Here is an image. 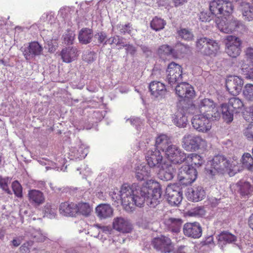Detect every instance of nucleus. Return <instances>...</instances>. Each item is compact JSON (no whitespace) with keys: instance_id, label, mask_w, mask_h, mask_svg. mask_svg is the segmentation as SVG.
<instances>
[{"instance_id":"nucleus-1","label":"nucleus","mask_w":253,"mask_h":253,"mask_svg":"<svg viewBox=\"0 0 253 253\" xmlns=\"http://www.w3.org/2000/svg\"><path fill=\"white\" fill-rule=\"evenodd\" d=\"M110 195L114 201H121L126 211L131 212L135 206L141 207L145 203L150 208L157 206L161 199V188L158 182L150 179L140 186L136 183L131 186L125 184L120 191H113Z\"/></svg>"},{"instance_id":"nucleus-2","label":"nucleus","mask_w":253,"mask_h":253,"mask_svg":"<svg viewBox=\"0 0 253 253\" xmlns=\"http://www.w3.org/2000/svg\"><path fill=\"white\" fill-rule=\"evenodd\" d=\"M238 165L236 161L228 160L222 155H217L208 161L206 170L207 174L211 176L226 172L230 175H233L239 171Z\"/></svg>"},{"instance_id":"nucleus-3","label":"nucleus","mask_w":253,"mask_h":253,"mask_svg":"<svg viewBox=\"0 0 253 253\" xmlns=\"http://www.w3.org/2000/svg\"><path fill=\"white\" fill-rule=\"evenodd\" d=\"M224 5H228L223 7L220 16L216 19L215 23L218 29L224 33H230L236 30L243 28L244 26L242 23L233 17L231 14L233 11V5L231 1L224 0Z\"/></svg>"},{"instance_id":"nucleus-4","label":"nucleus","mask_w":253,"mask_h":253,"mask_svg":"<svg viewBox=\"0 0 253 253\" xmlns=\"http://www.w3.org/2000/svg\"><path fill=\"white\" fill-rule=\"evenodd\" d=\"M185 161L191 163V165L185 166L181 168L180 173L178 175V179L181 184L187 185L193 183L197 177V171L193 165L199 167L204 161L201 156L194 153L186 155Z\"/></svg>"},{"instance_id":"nucleus-5","label":"nucleus","mask_w":253,"mask_h":253,"mask_svg":"<svg viewBox=\"0 0 253 253\" xmlns=\"http://www.w3.org/2000/svg\"><path fill=\"white\" fill-rule=\"evenodd\" d=\"M187 111L191 114L199 113L212 114L216 113L219 114V117L220 116V111L217 107V104L212 99L209 98L199 97L196 100L195 104H188Z\"/></svg>"},{"instance_id":"nucleus-6","label":"nucleus","mask_w":253,"mask_h":253,"mask_svg":"<svg viewBox=\"0 0 253 253\" xmlns=\"http://www.w3.org/2000/svg\"><path fill=\"white\" fill-rule=\"evenodd\" d=\"M212 118H219V114H196L191 120L192 126L199 132L207 133L211 128Z\"/></svg>"},{"instance_id":"nucleus-7","label":"nucleus","mask_w":253,"mask_h":253,"mask_svg":"<svg viewBox=\"0 0 253 253\" xmlns=\"http://www.w3.org/2000/svg\"><path fill=\"white\" fill-rule=\"evenodd\" d=\"M182 147L188 151H196L199 149H205L207 147V141L199 135L187 133L182 139Z\"/></svg>"},{"instance_id":"nucleus-8","label":"nucleus","mask_w":253,"mask_h":253,"mask_svg":"<svg viewBox=\"0 0 253 253\" xmlns=\"http://www.w3.org/2000/svg\"><path fill=\"white\" fill-rule=\"evenodd\" d=\"M26 60L29 61L42 54L43 48L38 42H32L20 48Z\"/></svg>"},{"instance_id":"nucleus-9","label":"nucleus","mask_w":253,"mask_h":253,"mask_svg":"<svg viewBox=\"0 0 253 253\" xmlns=\"http://www.w3.org/2000/svg\"><path fill=\"white\" fill-rule=\"evenodd\" d=\"M182 70L180 65L174 62L169 64L167 70V80L172 86L182 81Z\"/></svg>"},{"instance_id":"nucleus-10","label":"nucleus","mask_w":253,"mask_h":253,"mask_svg":"<svg viewBox=\"0 0 253 253\" xmlns=\"http://www.w3.org/2000/svg\"><path fill=\"white\" fill-rule=\"evenodd\" d=\"M151 245L157 251L161 253H169L173 247L171 239L164 235L154 238L151 241Z\"/></svg>"},{"instance_id":"nucleus-11","label":"nucleus","mask_w":253,"mask_h":253,"mask_svg":"<svg viewBox=\"0 0 253 253\" xmlns=\"http://www.w3.org/2000/svg\"><path fill=\"white\" fill-rule=\"evenodd\" d=\"M242 42L240 39L234 36H227L226 39V52L229 56L236 58L241 53Z\"/></svg>"},{"instance_id":"nucleus-12","label":"nucleus","mask_w":253,"mask_h":253,"mask_svg":"<svg viewBox=\"0 0 253 253\" xmlns=\"http://www.w3.org/2000/svg\"><path fill=\"white\" fill-rule=\"evenodd\" d=\"M165 151L167 158L174 164L182 163L186 158V154L175 145H169Z\"/></svg>"},{"instance_id":"nucleus-13","label":"nucleus","mask_w":253,"mask_h":253,"mask_svg":"<svg viewBox=\"0 0 253 253\" xmlns=\"http://www.w3.org/2000/svg\"><path fill=\"white\" fill-rule=\"evenodd\" d=\"M166 196L169 203L171 206L178 205L182 199V194L180 189L175 185L168 186L166 190Z\"/></svg>"},{"instance_id":"nucleus-14","label":"nucleus","mask_w":253,"mask_h":253,"mask_svg":"<svg viewBox=\"0 0 253 253\" xmlns=\"http://www.w3.org/2000/svg\"><path fill=\"white\" fill-rule=\"evenodd\" d=\"M244 82L238 76H229L226 80V87L229 92L234 96L241 92Z\"/></svg>"},{"instance_id":"nucleus-15","label":"nucleus","mask_w":253,"mask_h":253,"mask_svg":"<svg viewBox=\"0 0 253 253\" xmlns=\"http://www.w3.org/2000/svg\"><path fill=\"white\" fill-rule=\"evenodd\" d=\"M146 160L150 168H160L162 164L163 157L159 150L153 148L146 153Z\"/></svg>"},{"instance_id":"nucleus-16","label":"nucleus","mask_w":253,"mask_h":253,"mask_svg":"<svg viewBox=\"0 0 253 253\" xmlns=\"http://www.w3.org/2000/svg\"><path fill=\"white\" fill-rule=\"evenodd\" d=\"M175 90L176 95L182 99L191 98L195 95L193 86L185 82L177 84L175 88Z\"/></svg>"},{"instance_id":"nucleus-17","label":"nucleus","mask_w":253,"mask_h":253,"mask_svg":"<svg viewBox=\"0 0 253 253\" xmlns=\"http://www.w3.org/2000/svg\"><path fill=\"white\" fill-rule=\"evenodd\" d=\"M184 234L188 237L198 239L202 234V227L198 222L187 223L183 226Z\"/></svg>"},{"instance_id":"nucleus-18","label":"nucleus","mask_w":253,"mask_h":253,"mask_svg":"<svg viewBox=\"0 0 253 253\" xmlns=\"http://www.w3.org/2000/svg\"><path fill=\"white\" fill-rule=\"evenodd\" d=\"M149 87L151 95L156 98H164L167 92L166 85L159 81L151 82L149 84Z\"/></svg>"},{"instance_id":"nucleus-19","label":"nucleus","mask_w":253,"mask_h":253,"mask_svg":"<svg viewBox=\"0 0 253 253\" xmlns=\"http://www.w3.org/2000/svg\"><path fill=\"white\" fill-rule=\"evenodd\" d=\"M87 148L84 144H79L77 146L71 147L68 153L69 158L72 160H82L87 155Z\"/></svg>"},{"instance_id":"nucleus-20","label":"nucleus","mask_w":253,"mask_h":253,"mask_svg":"<svg viewBox=\"0 0 253 253\" xmlns=\"http://www.w3.org/2000/svg\"><path fill=\"white\" fill-rule=\"evenodd\" d=\"M186 195L189 200L198 202L204 199L206 196V192L202 186H195L188 188Z\"/></svg>"},{"instance_id":"nucleus-21","label":"nucleus","mask_w":253,"mask_h":253,"mask_svg":"<svg viewBox=\"0 0 253 253\" xmlns=\"http://www.w3.org/2000/svg\"><path fill=\"white\" fill-rule=\"evenodd\" d=\"M187 108L188 105L183 106L181 108H179L174 115L173 118V123L179 127H185L187 125L188 120L186 114H189L187 111Z\"/></svg>"},{"instance_id":"nucleus-22","label":"nucleus","mask_w":253,"mask_h":253,"mask_svg":"<svg viewBox=\"0 0 253 253\" xmlns=\"http://www.w3.org/2000/svg\"><path fill=\"white\" fill-rule=\"evenodd\" d=\"M237 192L242 198L248 199L253 194V186L248 181L240 180L237 183Z\"/></svg>"},{"instance_id":"nucleus-23","label":"nucleus","mask_w":253,"mask_h":253,"mask_svg":"<svg viewBox=\"0 0 253 253\" xmlns=\"http://www.w3.org/2000/svg\"><path fill=\"white\" fill-rule=\"evenodd\" d=\"M113 225L115 229L123 233H129L132 230V225L129 221L123 217L114 218Z\"/></svg>"},{"instance_id":"nucleus-24","label":"nucleus","mask_w":253,"mask_h":253,"mask_svg":"<svg viewBox=\"0 0 253 253\" xmlns=\"http://www.w3.org/2000/svg\"><path fill=\"white\" fill-rule=\"evenodd\" d=\"M151 168L146 164L138 165L135 169V178L138 181L147 179L151 176Z\"/></svg>"},{"instance_id":"nucleus-25","label":"nucleus","mask_w":253,"mask_h":253,"mask_svg":"<svg viewBox=\"0 0 253 253\" xmlns=\"http://www.w3.org/2000/svg\"><path fill=\"white\" fill-rule=\"evenodd\" d=\"M77 205L72 202H66L61 204L59 211L65 216H75L78 213Z\"/></svg>"},{"instance_id":"nucleus-26","label":"nucleus","mask_w":253,"mask_h":253,"mask_svg":"<svg viewBox=\"0 0 253 253\" xmlns=\"http://www.w3.org/2000/svg\"><path fill=\"white\" fill-rule=\"evenodd\" d=\"M60 55L63 62L70 63L75 60L78 56L77 48L73 46H68L63 48Z\"/></svg>"},{"instance_id":"nucleus-27","label":"nucleus","mask_w":253,"mask_h":253,"mask_svg":"<svg viewBox=\"0 0 253 253\" xmlns=\"http://www.w3.org/2000/svg\"><path fill=\"white\" fill-rule=\"evenodd\" d=\"M25 236L33 239L36 242H43L46 239V234L43 233L40 229H36L33 227H29L25 231Z\"/></svg>"},{"instance_id":"nucleus-28","label":"nucleus","mask_w":253,"mask_h":253,"mask_svg":"<svg viewBox=\"0 0 253 253\" xmlns=\"http://www.w3.org/2000/svg\"><path fill=\"white\" fill-rule=\"evenodd\" d=\"M182 221L180 218H169L164 221V224L167 229L174 233L180 232Z\"/></svg>"},{"instance_id":"nucleus-29","label":"nucleus","mask_w":253,"mask_h":253,"mask_svg":"<svg viewBox=\"0 0 253 253\" xmlns=\"http://www.w3.org/2000/svg\"><path fill=\"white\" fill-rule=\"evenodd\" d=\"M176 169L172 165L168 166L166 168L160 169L159 172L160 178L165 181L171 180L176 173Z\"/></svg>"},{"instance_id":"nucleus-30","label":"nucleus","mask_w":253,"mask_h":253,"mask_svg":"<svg viewBox=\"0 0 253 253\" xmlns=\"http://www.w3.org/2000/svg\"><path fill=\"white\" fill-rule=\"evenodd\" d=\"M224 4V0H214L210 2V10L214 17H217L216 19H218V17L220 19V16L222 11L223 7L225 6Z\"/></svg>"},{"instance_id":"nucleus-31","label":"nucleus","mask_w":253,"mask_h":253,"mask_svg":"<svg viewBox=\"0 0 253 253\" xmlns=\"http://www.w3.org/2000/svg\"><path fill=\"white\" fill-rule=\"evenodd\" d=\"M96 212L100 218H106L112 215L113 210L108 204H100L96 208Z\"/></svg>"},{"instance_id":"nucleus-32","label":"nucleus","mask_w":253,"mask_h":253,"mask_svg":"<svg viewBox=\"0 0 253 253\" xmlns=\"http://www.w3.org/2000/svg\"><path fill=\"white\" fill-rule=\"evenodd\" d=\"M28 197L31 203L37 205H39L44 201L43 193L38 190H30L28 192Z\"/></svg>"},{"instance_id":"nucleus-33","label":"nucleus","mask_w":253,"mask_h":253,"mask_svg":"<svg viewBox=\"0 0 253 253\" xmlns=\"http://www.w3.org/2000/svg\"><path fill=\"white\" fill-rule=\"evenodd\" d=\"M218 244L222 246L226 244H230L235 242L237 237L228 232H222L217 237Z\"/></svg>"},{"instance_id":"nucleus-34","label":"nucleus","mask_w":253,"mask_h":253,"mask_svg":"<svg viewBox=\"0 0 253 253\" xmlns=\"http://www.w3.org/2000/svg\"><path fill=\"white\" fill-rule=\"evenodd\" d=\"M92 37V30L88 28H83L79 32L78 39L82 44H87L91 42Z\"/></svg>"},{"instance_id":"nucleus-35","label":"nucleus","mask_w":253,"mask_h":253,"mask_svg":"<svg viewBox=\"0 0 253 253\" xmlns=\"http://www.w3.org/2000/svg\"><path fill=\"white\" fill-rule=\"evenodd\" d=\"M170 140L169 137L164 134H161L159 135L156 138L155 146L156 149H160L163 151L169 145L170 143Z\"/></svg>"},{"instance_id":"nucleus-36","label":"nucleus","mask_w":253,"mask_h":253,"mask_svg":"<svg viewBox=\"0 0 253 253\" xmlns=\"http://www.w3.org/2000/svg\"><path fill=\"white\" fill-rule=\"evenodd\" d=\"M240 10L245 20L248 21L253 20V6L248 3L242 2L240 6Z\"/></svg>"},{"instance_id":"nucleus-37","label":"nucleus","mask_w":253,"mask_h":253,"mask_svg":"<svg viewBox=\"0 0 253 253\" xmlns=\"http://www.w3.org/2000/svg\"><path fill=\"white\" fill-rule=\"evenodd\" d=\"M226 104L235 114L239 113L243 107V103L241 100L237 97L230 98L228 103Z\"/></svg>"},{"instance_id":"nucleus-38","label":"nucleus","mask_w":253,"mask_h":253,"mask_svg":"<svg viewBox=\"0 0 253 253\" xmlns=\"http://www.w3.org/2000/svg\"><path fill=\"white\" fill-rule=\"evenodd\" d=\"M221 112L223 119L225 122L229 123L231 122L233 119V115L235 113L229 108L226 104H222L221 108L219 109Z\"/></svg>"},{"instance_id":"nucleus-39","label":"nucleus","mask_w":253,"mask_h":253,"mask_svg":"<svg viewBox=\"0 0 253 253\" xmlns=\"http://www.w3.org/2000/svg\"><path fill=\"white\" fill-rule=\"evenodd\" d=\"M218 43L214 40L209 39V43L206 47V49L204 51V55H211L215 54L219 50Z\"/></svg>"},{"instance_id":"nucleus-40","label":"nucleus","mask_w":253,"mask_h":253,"mask_svg":"<svg viewBox=\"0 0 253 253\" xmlns=\"http://www.w3.org/2000/svg\"><path fill=\"white\" fill-rule=\"evenodd\" d=\"M166 24V22L163 19L155 17L151 21L150 26L152 29L158 31L163 29Z\"/></svg>"},{"instance_id":"nucleus-41","label":"nucleus","mask_w":253,"mask_h":253,"mask_svg":"<svg viewBox=\"0 0 253 253\" xmlns=\"http://www.w3.org/2000/svg\"><path fill=\"white\" fill-rule=\"evenodd\" d=\"M158 53L161 58H164L165 56L172 55L174 56V49L170 46L167 44L161 45L158 49Z\"/></svg>"},{"instance_id":"nucleus-42","label":"nucleus","mask_w":253,"mask_h":253,"mask_svg":"<svg viewBox=\"0 0 253 253\" xmlns=\"http://www.w3.org/2000/svg\"><path fill=\"white\" fill-rule=\"evenodd\" d=\"M44 216L49 218L55 217L57 213V208L55 206H51L49 204H46L44 208Z\"/></svg>"},{"instance_id":"nucleus-43","label":"nucleus","mask_w":253,"mask_h":253,"mask_svg":"<svg viewBox=\"0 0 253 253\" xmlns=\"http://www.w3.org/2000/svg\"><path fill=\"white\" fill-rule=\"evenodd\" d=\"M243 166L250 170H253V158L250 153H245L242 156Z\"/></svg>"},{"instance_id":"nucleus-44","label":"nucleus","mask_w":253,"mask_h":253,"mask_svg":"<svg viewBox=\"0 0 253 253\" xmlns=\"http://www.w3.org/2000/svg\"><path fill=\"white\" fill-rule=\"evenodd\" d=\"M209 39L204 37L197 40L196 42V48L198 52L204 55V50L209 43Z\"/></svg>"},{"instance_id":"nucleus-45","label":"nucleus","mask_w":253,"mask_h":253,"mask_svg":"<svg viewBox=\"0 0 253 253\" xmlns=\"http://www.w3.org/2000/svg\"><path fill=\"white\" fill-rule=\"evenodd\" d=\"M78 213L87 216L91 211V208L88 203H81L77 205Z\"/></svg>"},{"instance_id":"nucleus-46","label":"nucleus","mask_w":253,"mask_h":253,"mask_svg":"<svg viewBox=\"0 0 253 253\" xmlns=\"http://www.w3.org/2000/svg\"><path fill=\"white\" fill-rule=\"evenodd\" d=\"M243 95L245 98L250 101L253 100V85L247 84L243 90Z\"/></svg>"},{"instance_id":"nucleus-47","label":"nucleus","mask_w":253,"mask_h":253,"mask_svg":"<svg viewBox=\"0 0 253 253\" xmlns=\"http://www.w3.org/2000/svg\"><path fill=\"white\" fill-rule=\"evenodd\" d=\"M116 28L122 34H130L132 30V25L130 23L126 24H118Z\"/></svg>"},{"instance_id":"nucleus-48","label":"nucleus","mask_w":253,"mask_h":253,"mask_svg":"<svg viewBox=\"0 0 253 253\" xmlns=\"http://www.w3.org/2000/svg\"><path fill=\"white\" fill-rule=\"evenodd\" d=\"M12 190L14 194L18 198H22V188L21 184L17 181H14L12 184Z\"/></svg>"},{"instance_id":"nucleus-49","label":"nucleus","mask_w":253,"mask_h":253,"mask_svg":"<svg viewBox=\"0 0 253 253\" xmlns=\"http://www.w3.org/2000/svg\"><path fill=\"white\" fill-rule=\"evenodd\" d=\"M113 43L116 45H122L124 43L123 42V38L118 36L111 37L107 39L104 43V45L107 44H112Z\"/></svg>"},{"instance_id":"nucleus-50","label":"nucleus","mask_w":253,"mask_h":253,"mask_svg":"<svg viewBox=\"0 0 253 253\" xmlns=\"http://www.w3.org/2000/svg\"><path fill=\"white\" fill-rule=\"evenodd\" d=\"M126 121H129L130 124L135 126L137 130H139L141 126H143V121L137 117H131L130 119H127Z\"/></svg>"},{"instance_id":"nucleus-51","label":"nucleus","mask_w":253,"mask_h":253,"mask_svg":"<svg viewBox=\"0 0 253 253\" xmlns=\"http://www.w3.org/2000/svg\"><path fill=\"white\" fill-rule=\"evenodd\" d=\"M178 35L182 39L186 41L192 40L193 38V34L186 29H181L179 31Z\"/></svg>"},{"instance_id":"nucleus-52","label":"nucleus","mask_w":253,"mask_h":253,"mask_svg":"<svg viewBox=\"0 0 253 253\" xmlns=\"http://www.w3.org/2000/svg\"><path fill=\"white\" fill-rule=\"evenodd\" d=\"M214 17V16L209 11H202L199 14V19L202 22H209Z\"/></svg>"},{"instance_id":"nucleus-53","label":"nucleus","mask_w":253,"mask_h":253,"mask_svg":"<svg viewBox=\"0 0 253 253\" xmlns=\"http://www.w3.org/2000/svg\"><path fill=\"white\" fill-rule=\"evenodd\" d=\"M250 122L251 123L244 130V134L248 139L253 140V122Z\"/></svg>"},{"instance_id":"nucleus-54","label":"nucleus","mask_w":253,"mask_h":253,"mask_svg":"<svg viewBox=\"0 0 253 253\" xmlns=\"http://www.w3.org/2000/svg\"><path fill=\"white\" fill-rule=\"evenodd\" d=\"M75 34L73 31H68L64 36V42L67 44H72L75 39Z\"/></svg>"},{"instance_id":"nucleus-55","label":"nucleus","mask_w":253,"mask_h":253,"mask_svg":"<svg viewBox=\"0 0 253 253\" xmlns=\"http://www.w3.org/2000/svg\"><path fill=\"white\" fill-rule=\"evenodd\" d=\"M83 59L87 63H91L95 60L94 52L86 51L83 55Z\"/></svg>"},{"instance_id":"nucleus-56","label":"nucleus","mask_w":253,"mask_h":253,"mask_svg":"<svg viewBox=\"0 0 253 253\" xmlns=\"http://www.w3.org/2000/svg\"><path fill=\"white\" fill-rule=\"evenodd\" d=\"M95 38L97 39L98 42L99 43H102L104 45V43L107 40V35L104 32H100L95 35Z\"/></svg>"},{"instance_id":"nucleus-57","label":"nucleus","mask_w":253,"mask_h":253,"mask_svg":"<svg viewBox=\"0 0 253 253\" xmlns=\"http://www.w3.org/2000/svg\"><path fill=\"white\" fill-rule=\"evenodd\" d=\"M33 245L32 241L27 242L23 244L20 248V251L22 253H29L30 250V247Z\"/></svg>"},{"instance_id":"nucleus-58","label":"nucleus","mask_w":253,"mask_h":253,"mask_svg":"<svg viewBox=\"0 0 253 253\" xmlns=\"http://www.w3.org/2000/svg\"><path fill=\"white\" fill-rule=\"evenodd\" d=\"M245 119L248 122L253 121V105L249 108V111L247 114H244Z\"/></svg>"},{"instance_id":"nucleus-59","label":"nucleus","mask_w":253,"mask_h":253,"mask_svg":"<svg viewBox=\"0 0 253 253\" xmlns=\"http://www.w3.org/2000/svg\"><path fill=\"white\" fill-rule=\"evenodd\" d=\"M77 170L80 171V174H82L83 172L84 176L83 178H85L86 176H88L91 173V170L89 168L86 166H84V168H78Z\"/></svg>"},{"instance_id":"nucleus-60","label":"nucleus","mask_w":253,"mask_h":253,"mask_svg":"<svg viewBox=\"0 0 253 253\" xmlns=\"http://www.w3.org/2000/svg\"><path fill=\"white\" fill-rule=\"evenodd\" d=\"M124 47H126V51L127 53H129L132 55H134L136 51V49L135 47L131 44H124L123 45Z\"/></svg>"},{"instance_id":"nucleus-61","label":"nucleus","mask_w":253,"mask_h":253,"mask_svg":"<svg viewBox=\"0 0 253 253\" xmlns=\"http://www.w3.org/2000/svg\"><path fill=\"white\" fill-rule=\"evenodd\" d=\"M0 187L7 193L10 194V191L8 189L7 184L5 179L0 177Z\"/></svg>"},{"instance_id":"nucleus-62","label":"nucleus","mask_w":253,"mask_h":253,"mask_svg":"<svg viewBox=\"0 0 253 253\" xmlns=\"http://www.w3.org/2000/svg\"><path fill=\"white\" fill-rule=\"evenodd\" d=\"M96 226L99 229L101 230L102 232L105 233L107 234H110L111 233L112 229L109 226H101L99 225H96Z\"/></svg>"},{"instance_id":"nucleus-63","label":"nucleus","mask_w":253,"mask_h":253,"mask_svg":"<svg viewBox=\"0 0 253 253\" xmlns=\"http://www.w3.org/2000/svg\"><path fill=\"white\" fill-rule=\"evenodd\" d=\"M246 54L253 65V48H248L246 51Z\"/></svg>"},{"instance_id":"nucleus-64","label":"nucleus","mask_w":253,"mask_h":253,"mask_svg":"<svg viewBox=\"0 0 253 253\" xmlns=\"http://www.w3.org/2000/svg\"><path fill=\"white\" fill-rule=\"evenodd\" d=\"M188 251V247L185 246H179L177 251V253H187Z\"/></svg>"}]
</instances>
